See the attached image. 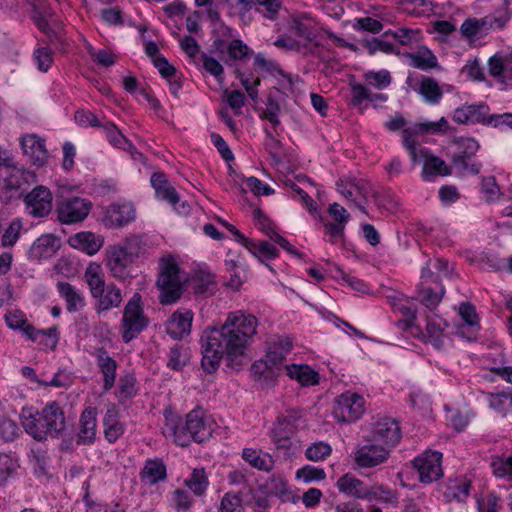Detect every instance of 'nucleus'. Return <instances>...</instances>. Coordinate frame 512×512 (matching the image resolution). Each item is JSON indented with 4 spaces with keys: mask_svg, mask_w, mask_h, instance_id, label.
Here are the masks:
<instances>
[{
    "mask_svg": "<svg viewBox=\"0 0 512 512\" xmlns=\"http://www.w3.org/2000/svg\"><path fill=\"white\" fill-rule=\"evenodd\" d=\"M364 406L365 400L361 395L347 391L336 398L333 416L338 422H356L363 415Z\"/></svg>",
    "mask_w": 512,
    "mask_h": 512,
    "instance_id": "9",
    "label": "nucleus"
},
{
    "mask_svg": "<svg viewBox=\"0 0 512 512\" xmlns=\"http://www.w3.org/2000/svg\"><path fill=\"white\" fill-rule=\"evenodd\" d=\"M136 377L126 374L119 379V394L123 399H130L137 394Z\"/></svg>",
    "mask_w": 512,
    "mask_h": 512,
    "instance_id": "58",
    "label": "nucleus"
},
{
    "mask_svg": "<svg viewBox=\"0 0 512 512\" xmlns=\"http://www.w3.org/2000/svg\"><path fill=\"white\" fill-rule=\"evenodd\" d=\"M84 278L89 286L92 297H96V295L101 293L103 288L107 285L101 274L99 265H89L85 271Z\"/></svg>",
    "mask_w": 512,
    "mask_h": 512,
    "instance_id": "41",
    "label": "nucleus"
},
{
    "mask_svg": "<svg viewBox=\"0 0 512 512\" xmlns=\"http://www.w3.org/2000/svg\"><path fill=\"white\" fill-rule=\"evenodd\" d=\"M134 261L117 245L111 246L107 251L106 266L110 275L118 280L132 278V264Z\"/></svg>",
    "mask_w": 512,
    "mask_h": 512,
    "instance_id": "14",
    "label": "nucleus"
},
{
    "mask_svg": "<svg viewBox=\"0 0 512 512\" xmlns=\"http://www.w3.org/2000/svg\"><path fill=\"white\" fill-rule=\"evenodd\" d=\"M212 422L201 408L190 411L185 420L181 417L167 420L164 433L173 438L181 447H187L192 441L201 443L212 436Z\"/></svg>",
    "mask_w": 512,
    "mask_h": 512,
    "instance_id": "2",
    "label": "nucleus"
},
{
    "mask_svg": "<svg viewBox=\"0 0 512 512\" xmlns=\"http://www.w3.org/2000/svg\"><path fill=\"white\" fill-rule=\"evenodd\" d=\"M61 298L65 300L66 310L69 313H76L85 305V297L75 286L66 281H59L56 285Z\"/></svg>",
    "mask_w": 512,
    "mask_h": 512,
    "instance_id": "25",
    "label": "nucleus"
},
{
    "mask_svg": "<svg viewBox=\"0 0 512 512\" xmlns=\"http://www.w3.org/2000/svg\"><path fill=\"white\" fill-rule=\"evenodd\" d=\"M417 92L427 103L432 105L438 104L443 96L438 82L434 78L427 76L422 77Z\"/></svg>",
    "mask_w": 512,
    "mask_h": 512,
    "instance_id": "32",
    "label": "nucleus"
},
{
    "mask_svg": "<svg viewBox=\"0 0 512 512\" xmlns=\"http://www.w3.org/2000/svg\"><path fill=\"white\" fill-rule=\"evenodd\" d=\"M122 340L129 343L148 326V319L142 308V297L135 293L126 304L121 321Z\"/></svg>",
    "mask_w": 512,
    "mask_h": 512,
    "instance_id": "5",
    "label": "nucleus"
},
{
    "mask_svg": "<svg viewBox=\"0 0 512 512\" xmlns=\"http://www.w3.org/2000/svg\"><path fill=\"white\" fill-rule=\"evenodd\" d=\"M74 119L81 127H101L102 122L89 110L79 109L75 112Z\"/></svg>",
    "mask_w": 512,
    "mask_h": 512,
    "instance_id": "61",
    "label": "nucleus"
},
{
    "mask_svg": "<svg viewBox=\"0 0 512 512\" xmlns=\"http://www.w3.org/2000/svg\"><path fill=\"white\" fill-rule=\"evenodd\" d=\"M24 430L37 441L59 438L66 428V418L62 408L55 402L47 403L41 411H29L23 416Z\"/></svg>",
    "mask_w": 512,
    "mask_h": 512,
    "instance_id": "3",
    "label": "nucleus"
},
{
    "mask_svg": "<svg viewBox=\"0 0 512 512\" xmlns=\"http://www.w3.org/2000/svg\"><path fill=\"white\" fill-rule=\"evenodd\" d=\"M71 247L85 252L88 255L97 253L104 244V239L90 231H82L71 236L68 240Z\"/></svg>",
    "mask_w": 512,
    "mask_h": 512,
    "instance_id": "20",
    "label": "nucleus"
},
{
    "mask_svg": "<svg viewBox=\"0 0 512 512\" xmlns=\"http://www.w3.org/2000/svg\"><path fill=\"white\" fill-rule=\"evenodd\" d=\"M459 312L466 325L477 331L479 322L475 307L469 302H463L460 304Z\"/></svg>",
    "mask_w": 512,
    "mask_h": 512,
    "instance_id": "62",
    "label": "nucleus"
},
{
    "mask_svg": "<svg viewBox=\"0 0 512 512\" xmlns=\"http://www.w3.org/2000/svg\"><path fill=\"white\" fill-rule=\"evenodd\" d=\"M258 319L242 311L230 312L220 328H206L200 337L201 367L212 374L220 366L224 355L234 364L256 334Z\"/></svg>",
    "mask_w": 512,
    "mask_h": 512,
    "instance_id": "1",
    "label": "nucleus"
},
{
    "mask_svg": "<svg viewBox=\"0 0 512 512\" xmlns=\"http://www.w3.org/2000/svg\"><path fill=\"white\" fill-rule=\"evenodd\" d=\"M451 174V168L445 163L444 160L436 156L426 158V163L423 167L422 175L428 179V175L448 176Z\"/></svg>",
    "mask_w": 512,
    "mask_h": 512,
    "instance_id": "44",
    "label": "nucleus"
},
{
    "mask_svg": "<svg viewBox=\"0 0 512 512\" xmlns=\"http://www.w3.org/2000/svg\"><path fill=\"white\" fill-rule=\"evenodd\" d=\"M242 495L236 492H227L220 501L219 512H242Z\"/></svg>",
    "mask_w": 512,
    "mask_h": 512,
    "instance_id": "51",
    "label": "nucleus"
},
{
    "mask_svg": "<svg viewBox=\"0 0 512 512\" xmlns=\"http://www.w3.org/2000/svg\"><path fill=\"white\" fill-rule=\"evenodd\" d=\"M254 66L270 73L271 75H275L277 73L285 77L289 84H292L291 76L289 74H285L276 61L267 59L262 53H257L254 56Z\"/></svg>",
    "mask_w": 512,
    "mask_h": 512,
    "instance_id": "48",
    "label": "nucleus"
},
{
    "mask_svg": "<svg viewBox=\"0 0 512 512\" xmlns=\"http://www.w3.org/2000/svg\"><path fill=\"white\" fill-rule=\"evenodd\" d=\"M479 149L480 145L474 138L461 137L457 141V152L451 157L452 165L461 173L479 174L482 164L474 160Z\"/></svg>",
    "mask_w": 512,
    "mask_h": 512,
    "instance_id": "8",
    "label": "nucleus"
},
{
    "mask_svg": "<svg viewBox=\"0 0 512 512\" xmlns=\"http://www.w3.org/2000/svg\"><path fill=\"white\" fill-rule=\"evenodd\" d=\"M287 375L299 382L302 386H314L319 384V374L306 364L286 365Z\"/></svg>",
    "mask_w": 512,
    "mask_h": 512,
    "instance_id": "29",
    "label": "nucleus"
},
{
    "mask_svg": "<svg viewBox=\"0 0 512 512\" xmlns=\"http://www.w3.org/2000/svg\"><path fill=\"white\" fill-rule=\"evenodd\" d=\"M368 498L366 500L372 501L376 500L385 504L395 505L398 503V494L396 490H392L388 486L383 484H376L369 486L368 488Z\"/></svg>",
    "mask_w": 512,
    "mask_h": 512,
    "instance_id": "37",
    "label": "nucleus"
},
{
    "mask_svg": "<svg viewBox=\"0 0 512 512\" xmlns=\"http://www.w3.org/2000/svg\"><path fill=\"white\" fill-rule=\"evenodd\" d=\"M141 480L149 485H155L164 481L167 477V469L162 459H147L140 472Z\"/></svg>",
    "mask_w": 512,
    "mask_h": 512,
    "instance_id": "28",
    "label": "nucleus"
},
{
    "mask_svg": "<svg viewBox=\"0 0 512 512\" xmlns=\"http://www.w3.org/2000/svg\"><path fill=\"white\" fill-rule=\"evenodd\" d=\"M417 133L418 130L414 128H405L402 131V143L404 148L408 151V154L413 165L418 164L422 160V158L425 157L423 155V151L418 152L417 150Z\"/></svg>",
    "mask_w": 512,
    "mask_h": 512,
    "instance_id": "34",
    "label": "nucleus"
},
{
    "mask_svg": "<svg viewBox=\"0 0 512 512\" xmlns=\"http://www.w3.org/2000/svg\"><path fill=\"white\" fill-rule=\"evenodd\" d=\"M281 108L278 101L271 95H269L266 99V108L260 114V118L269 121L273 128H276L280 125V114Z\"/></svg>",
    "mask_w": 512,
    "mask_h": 512,
    "instance_id": "50",
    "label": "nucleus"
},
{
    "mask_svg": "<svg viewBox=\"0 0 512 512\" xmlns=\"http://www.w3.org/2000/svg\"><path fill=\"white\" fill-rule=\"evenodd\" d=\"M336 487L339 492L356 499L366 500L369 495V486L365 485L363 481L351 473L341 476L336 482Z\"/></svg>",
    "mask_w": 512,
    "mask_h": 512,
    "instance_id": "22",
    "label": "nucleus"
},
{
    "mask_svg": "<svg viewBox=\"0 0 512 512\" xmlns=\"http://www.w3.org/2000/svg\"><path fill=\"white\" fill-rule=\"evenodd\" d=\"M92 207L89 199L71 196L58 200L55 211L61 224L71 225L84 221Z\"/></svg>",
    "mask_w": 512,
    "mask_h": 512,
    "instance_id": "7",
    "label": "nucleus"
},
{
    "mask_svg": "<svg viewBox=\"0 0 512 512\" xmlns=\"http://www.w3.org/2000/svg\"><path fill=\"white\" fill-rule=\"evenodd\" d=\"M60 239L53 234L41 235L29 249V258L43 260L53 257L60 248Z\"/></svg>",
    "mask_w": 512,
    "mask_h": 512,
    "instance_id": "19",
    "label": "nucleus"
},
{
    "mask_svg": "<svg viewBox=\"0 0 512 512\" xmlns=\"http://www.w3.org/2000/svg\"><path fill=\"white\" fill-rule=\"evenodd\" d=\"M21 147L24 154L30 158L33 165L41 167L46 163L48 151L46 149L45 140L34 134L26 135L21 138Z\"/></svg>",
    "mask_w": 512,
    "mask_h": 512,
    "instance_id": "18",
    "label": "nucleus"
},
{
    "mask_svg": "<svg viewBox=\"0 0 512 512\" xmlns=\"http://www.w3.org/2000/svg\"><path fill=\"white\" fill-rule=\"evenodd\" d=\"M266 488L268 494L278 497L283 502L290 500L295 501L288 489L287 481L281 476L272 475L266 482Z\"/></svg>",
    "mask_w": 512,
    "mask_h": 512,
    "instance_id": "38",
    "label": "nucleus"
},
{
    "mask_svg": "<svg viewBox=\"0 0 512 512\" xmlns=\"http://www.w3.org/2000/svg\"><path fill=\"white\" fill-rule=\"evenodd\" d=\"M442 453L436 450H426L414 458L413 466L418 472L419 481L431 484L443 476Z\"/></svg>",
    "mask_w": 512,
    "mask_h": 512,
    "instance_id": "10",
    "label": "nucleus"
},
{
    "mask_svg": "<svg viewBox=\"0 0 512 512\" xmlns=\"http://www.w3.org/2000/svg\"><path fill=\"white\" fill-rule=\"evenodd\" d=\"M371 441L378 442L388 449L396 446L401 439V429L398 422L392 418H383L373 424L370 435Z\"/></svg>",
    "mask_w": 512,
    "mask_h": 512,
    "instance_id": "13",
    "label": "nucleus"
},
{
    "mask_svg": "<svg viewBox=\"0 0 512 512\" xmlns=\"http://www.w3.org/2000/svg\"><path fill=\"white\" fill-rule=\"evenodd\" d=\"M34 60L41 72H46L53 62L52 51L48 47H40L34 52Z\"/></svg>",
    "mask_w": 512,
    "mask_h": 512,
    "instance_id": "63",
    "label": "nucleus"
},
{
    "mask_svg": "<svg viewBox=\"0 0 512 512\" xmlns=\"http://www.w3.org/2000/svg\"><path fill=\"white\" fill-rule=\"evenodd\" d=\"M332 452L331 446L323 441L314 442L305 450V457L313 462L325 460Z\"/></svg>",
    "mask_w": 512,
    "mask_h": 512,
    "instance_id": "49",
    "label": "nucleus"
},
{
    "mask_svg": "<svg viewBox=\"0 0 512 512\" xmlns=\"http://www.w3.org/2000/svg\"><path fill=\"white\" fill-rule=\"evenodd\" d=\"M296 478L305 483L321 481L326 478L324 469L312 465H305L296 471Z\"/></svg>",
    "mask_w": 512,
    "mask_h": 512,
    "instance_id": "52",
    "label": "nucleus"
},
{
    "mask_svg": "<svg viewBox=\"0 0 512 512\" xmlns=\"http://www.w3.org/2000/svg\"><path fill=\"white\" fill-rule=\"evenodd\" d=\"M250 52V48L240 39H233L227 46V55L230 60H242Z\"/></svg>",
    "mask_w": 512,
    "mask_h": 512,
    "instance_id": "60",
    "label": "nucleus"
},
{
    "mask_svg": "<svg viewBox=\"0 0 512 512\" xmlns=\"http://www.w3.org/2000/svg\"><path fill=\"white\" fill-rule=\"evenodd\" d=\"M95 356L97 365L103 375V389L104 391H109L115 384L118 364L105 348L98 349Z\"/></svg>",
    "mask_w": 512,
    "mask_h": 512,
    "instance_id": "21",
    "label": "nucleus"
},
{
    "mask_svg": "<svg viewBox=\"0 0 512 512\" xmlns=\"http://www.w3.org/2000/svg\"><path fill=\"white\" fill-rule=\"evenodd\" d=\"M97 409L87 407L83 410L79 420V432L76 443L79 446H90L96 440L97 432Z\"/></svg>",
    "mask_w": 512,
    "mask_h": 512,
    "instance_id": "16",
    "label": "nucleus"
},
{
    "mask_svg": "<svg viewBox=\"0 0 512 512\" xmlns=\"http://www.w3.org/2000/svg\"><path fill=\"white\" fill-rule=\"evenodd\" d=\"M121 247L123 251L135 261L145 252V243L141 236L133 235L127 237L121 244L117 245Z\"/></svg>",
    "mask_w": 512,
    "mask_h": 512,
    "instance_id": "45",
    "label": "nucleus"
},
{
    "mask_svg": "<svg viewBox=\"0 0 512 512\" xmlns=\"http://www.w3.org/2000/svg\"><path fill=\"white\" fill-rule=\"evenodd\" d=\"M390 449L371 439L354 454V462L360 468H373L388 460Z\"/></svg>",
    "mask_w": 512,
    "mask_h": 512,
    "instance_id": "11",
    "label": "nucleus"
},
{
    "mask_svg": "<svg viewBox=\"0 0 512 512\" xmlns=\"http://www.w3.org/2000/svg\"><path fill=\"white\" fill-rule=\"evenodd\" d=\"M22 185V173L14 165L0 167V189L6 191L18 190Z\"/></svg>",
    "mask_w": 512,
    "mask_h": 512,
    "instance_id": "35",
    "label": "nucleus"
},
{
    "mask_svg": "<svg viewBox=\"0 0 512 512\" xmlns=\"http://www.w3.org/2000/svg\"><path fill=\"white\" fill-rule=\"evenodd\" d=\"M292 347L293 345L289 338L280 337L269 343L264 358L273 369H279Z\"/></svg>",
    "mask_w": 512,
    "mask_h": 512,
    "instance_id": "24",
    "label": "nucleus"
},
{
    "mask_svg": "<svg viewBox=\"0 0 512 512\" xmlns=\"http://www.w3.org/2000/svg\"><path fill=\"white\" fill-rule=\"evenodd\" d=\"M471 482L468 480L453 481L447 486L444 497L447 502L456 500L464 502L470 494Z\"/></svg>",
    "mask_w": 512,
    "mask_h": 512,
    "instance_id": "39",
    "label": "nucleus"
},
{
    "mask_svg": "<svg viewBox=\"0 0 512 512\" xmlns=\"http://www.w3.org/2000/svg\"><path fill=\"white\" fill-rule=\"evenodd\" d=\"M105 133L107 141L114 147L119 148L121 144L127 143V138L122 134L118 127L110 121L104 122L101 126Z\"/></svg>",
    "mask_w": 512,
    "mask_h": 512,
    "instance_id": "55",
    "label": "nucleus"
},
{
    "mask_svg": "<svg viewBox=\"0 0 512 512\" xmlns=\"http://www.w3.org/2000/svg\"><path fill=\"white\" fill-rule=\"evenodd\" d=\"M444 327L441 319H428L426 324V333L423 334V340L430 343L436 349L443 346Z\"/></svg>",
    "mask_w": 512,
    "mask_h": 512,
    "instance_id": "36",
    "label": "nucleus"
},
{
    "mask_svg": "<svg viewBox=\"0 0 512 512\" xmlns=\"http://www.w3.org/2000/svg\"><path fill=\"white\" fill-rule=\"evenodd\" d=\"M406 57L409 58V65L427 71L439 67L437 57L427 47H420L415 53H406Z\"/></svg>",
    "mask_w": 512,
    "mask_h": 512,
    "instance_id": "30",
    "label": "nucleus"
},
{
    "mask_svg": "<svg viewBox=\"0 0 512 512\" xmlns=\"http://www.w3.org/2000/svg\"><path fill=\"white\" fill-rule=\"evenodd\" d=\"M180 267L172 256L162 257L159 261V274L156 285L160 290L162 304L175 303L182 295Z\"/></svg>",
    "mask_w": 512,
    "mask_h": 512,
    "instance_id": "4",
    "label": "nucleus"
},
{
    "mask_svg": "<svg viewBox=\"0 0 512 512\" xmlns=\"http://www.w3.org/2000/svg\"><path fill=\"white\" fill-rule=\"evenodd\" d=\"M96 310L98 313L118 307L122 302V292L114 283H108L101 293H98Z\"/></svg>",
    "mask_w": 512,
    "mask_h": 512,
    "instance_id": "27",
    "label": "nucleus"
},
{
    "mask_svg": "<svg viewBox=\"0 0 512 512\" xmlns=\"http://www.w3.org/2000/svg\"><path fill=\"white\" fill-rule=\"evenodd\" d=\"M185 485L197 496H202L208 486L209 480L204 468H195L190 477L185 480Z\"/></svg>",
    "mask_w": 512,
    "mask_h": 512,
    "instance_id": "40",
    "label": "nucleus"
},
{
    "mask_svg": "<svg viewBox=\"0 0 512 512\" xmlns=\"http://www.w3.org/2000/svg\"><path fill=\"white\" fill-rule=\"evenodd\" d=\"M135 219L134 208L130 204H113L106 213V225L111 228H121Z\"/></svg>",
    "mask_w": 512,
    "mask_h": 512,
    "instance_id": "26",
    "label": "nucleus"
},
{
    "mask_svg": "<svg viewBox=\"0 0 512 512\" xmlns=\"http://www.w3.org/2000/svg\"><path fill=\"white\" fill-rule=\"evenodd\" d=\"M29 213L34 217H44L52 210V194L44 186L35 187L24 199Z\"/></svg>",
    "mask_w": 512,
    "mask_h": 512,
    "instance_id": "15",
    "label": "nucleus"
},
{
    "mask_svg": "<svg viewBox=\"0 0 512 512\" xmlns=\"http://www.w3.org/2000/svg\"><path fill=\"white\" fill-rule=\"evenodd\" d=\"M510 71L512 73V53L503 59L500 56L493 55L488 60V72L497 80L504 79V72Z\"/></svg>",
    "mask_w": 512,
    "mask_h": 512,
    "instance_id": "42",
    "label": "nucleus"
},
{
    "mask_svg": "<svg viewBox=\"0 0 512 512\" xmlns=\"http://www.w3.org/2000/svg\"><path fill=\"white\" fill-rule=\"evenodd\" d=\"M490 466L495 476L512 478V456L508 458L495 457Z\"/></svg>",
    "mask_w": 512,
    "mask_h": 512,
    "instance_id": "56",
    "label": "nucleus"
},
{
    "mask_svg": "<svg viewBox=\"0 0 512 512\" xmlns=\"http://www.w3.org/2000/svg\"><path fill=\"white\" fill-rule=\"evenodd\" d=\"M242 458L253 468L270 472L274 467V460L268 453H262L252 448H244Z\"/></svg>",
    "mask_w": 512,
    "mask_h": 512,
    "instance_id": "31",
    "label": "nucleus"
},
{
    "mask_svg": "<svg viewBox=\"0 0 512 512\" xmlns=\"http://www.w3.org/2000/svg\"><path fill=\"white\" fill-rule=\"evenodd\" d=\"M481 190L487 202L491 203L500 196V188L494 176L484 177L481 182Z\"/></svg>",
    "mask_w": 512,
    "mask_h": 512,
    "instance_id": "59",
    "label": "nucleus"
},
{
    "mask_svg": "<svg viewBox=\"0 0 512 512\" xmlns=\"http://www.w3.org/2000/svg\"><path fill=\"white\" fill-rule=\"evenodd\" d=\"M236 77L240 80L242 86L244 87L245 91L247 92L248 96L253 100H258V86L260 85V79L256 78L253 82L250 81L249 77L246 76L243 72H241L239 69H236L235 71Z\"/></svg>",
    "mask_w": 512,
    "mask_h": 512,
    "instance_id": "64",
    "label": "nucleus"
},
{
    "mask_svg": "<svg viewBox=\"0 0 512 512\" xmlns=\"http://www.w3.org/2000/svg\"><path fill=\"white\" fill-rule=\"evenodd\" d=\"M151 186L155 190L158 199L166 201L173 207L179 202L180 197L176 189L170 185L166 175L163 172H154L150 178Z\"/></svg>",
    "mask_w": 512,
    "mask_h": 512,
    "instance_id": "23",
    "label": "nucleus"
},
{
    "mask_svg": "<svg viewBox=\"0 0 512 512\" xmlns=\"http://www.w3.org/2000/svg\"><path fill=\"white\" fill-rule=\"evenodd\" d=\"M300 414L295 410H288L285 414L279 415L273 422L269 431L271 442L278 450H291L292 438L297 433V423Z\"/></svg>",
    "mask_w": 512,
    "mask_h": 512,
    "instance_id": "6",
    "label": "nucleus"
},
{
    "mask_svg": "<svg viewBox=\"0 0 512 512\" xmlns=\"http://www.w3.org/2000/svg\"><path fill=\"white\" fill-rule=\"evenodd\" d=\"M248 251L261 262L264 259L273 260L279 256L278 249L267 241L253 240V247L249 248Z\"/></svg>",
    "mask_w": 512,
    "mask_h": 512,
    "instance_id": "46",
    "label": "nucleus"
},
{
    "mask_svg": "<svg viewBox=\"0 0 512 512\" xmlns=\"http://www.w3.org/2000/svg\"><path fill=\"white\" fill-rule=\"evenodd\" d=\"M488 403L491 409L505 416L512 409V389L489 393Z\"/></svg>",
    "mask_w": 512,
    "mask_h": 512,
    "instance_id": "33",
    "label": "nucleus"
},
{
    "mask_svg": "<svg viewBox=\"0 0 512 512\" xmlns=\"http://www.w3.org/2000/svg\"><path fill=\"white\" fill-rule=\"evenodd\" d=\"M436 288L423 287L419 290L421 296V302L429 309L434 310L441 302L444 295V287L436 283Z\"/></svg>",
    "mask_w": 512,
    "mask_h": 512,
    "instance_id": "47",
    "label": "nucleus"
},
{
    "mask_svg": "<svg viewBox=\"0 0 512 512\" xmlns=\"http://www.w3.org/2000/svg\"><path fill=\"white\" fill-rule=\"evenodd\" d=\"M40 332L43 334L42 337H39L38 340H34L35 343H38L42 349L53 351L57 347L58 344V331L56 327H50L48 329H40Z\"/></svg>",
    "mask_w": 512,
    "mask_h": 512,
    "instance_id": "57",
    "label": "nucleus"
},
{
    "mask_svg": "<svg viewBox=\"0 0 512 512\" xmlns=\"http://www.w3.org/2000/svg\"><path fill=\"white\" fill-rule=\"evenodd\" d=\"M487 22L488 20H483V18H467L460 27L461 34L468 39H472L476 37L482 29H485Z\"/></svg>",
    "mask_w": 512,
    "mask_h": 512,
    "instance_id": "53",
    "label": "nucleus"
},
{
    "mask_svg": "<svg viewBox=\"0 0 512 512\" xmlns=\"http://www.w3.org/2000/svg\"><path fill=\"white\" fill-rule=\"evenodd\" d=\"M189 361V351L184 345L175 344L170 348L167 366L174 371L181 370Z\"/></svg>",
    "mask_w": 512,
    "mask_h": 512,
    "instance_id": "43",
    "label": "nucleus"
},
{
    "mask_svg": "<svg viewBox=\"0 0 512 512\" xmlns=\"http://www.w3.org/2000/svg\"><path fill=\"white\" fill-rule=\"evenodd\" d=\"M490 108L485 102L478 104H465L454 110L452 119L458 124H483L490 125L493 123Z\"/></svg>",
    "mask_w": 512,
    "mask_h": 512,
    "instance_id": "12",
    "label": "nucleus"
},
{
    "mask_svg": "<svg viewBox=\"0 0 512 512\" xmlns=\"http://www.w3.org/2000/svg\"><path fill=\"white\" fill-rule=\"evenodd\" d=\"M365 80L369 85L374 86L377 89H384L391 83V75L387 70L380 71H368L364 74Z\"/></svg>",
    "mask_w": 512,
    "mask_h": 512,
    "instance_id": "54",
    "label": "nucleus"
},
{
    "mask_svg": "<svg viewBox=\"0 0 512 512\" xmlns=\"http://www.w3.org/2000/svg\"><path fill=\"white\" fill-rule=\"evenodd\" d=\"M193 313L187 309L174 312L167 322L166 332L174 340H180L190 334Z\"/></svg>",
    "mask_w": 512,
    "mask_h": 512,
    "instance_id": "17",
    "label": "nucleus"
}]
</instances>
